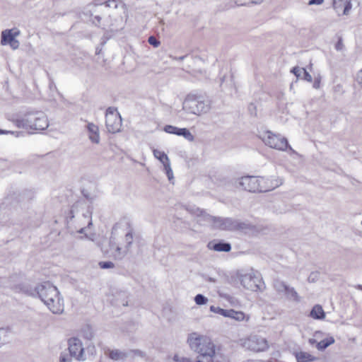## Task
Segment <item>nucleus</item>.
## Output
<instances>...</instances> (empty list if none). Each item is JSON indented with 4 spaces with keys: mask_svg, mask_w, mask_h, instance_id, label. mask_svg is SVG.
Returning a JSON list of instances; mask_svg holds the SVG:
<instances>
[{
    "mask_svg": "<svg viewBox=\"0 0 362 362\" xmlns=\"http://www.w3.org/2000/svg\"><path fill=\"white\" fill-rule=\"evenodd\" d=\"M308 280L310 282H313L315 281V279L313 277H312L310 275V276H308Z\"/></svg>",
    "mask_w": 362,
    "mask_h": 362,
    "instance_id": "62",
    "label": "nucleus"
},
{
    "mask_svg": "<svg viewBox=\"0 0 362 362\" xmlns=\"http://www.w3.org/2000/svg\"><path fill=\"white\" fill-rule=\"evenodd\" d=\"M187 55H184V56H181V57H173V59H176V60H180V61H182L185 57H187Z\"/></svg>",
    "mask_w": 362,
    "mask_h": 362,
    "instance_id": "55",
    "label": "nucleus"
},
{
    "mask_svg": "<svg viewBox=\"0 0 362 362\" xmlns=\"http://www.w3.org/2000/svg\"><path fill=\"white\" fill-rule=\"evenodd\" d=\"M188 343L190 348L199 354L200 356L205 359L206 361L212 354H214L215 346L208 337L200 336L194 337L191 336L188 339Z\"/></svg>",
    "mask_w": 362,
    "mask_h": 362,
    "instance_id": "4",
    "label": "nucleus"
},
{
    "mask_svg": "<svg viewBox=\"0 0 362 362\" xmlns=\"http://www.w3.org/2000/svg\"><path fill=\"white\" fill-rule=\"evenodd\" d=\"M68 345L70 356L77 360L78 354L81 352V349H83L81 341L76 337H71L68 340Z\"/></svg>",
    "mask_w": 362,
    "mask_h": 362,
    "instance_id": "19",
    "label": "nucleus"
},
{
    "mask_svg": "<svg viewBox=\"0 0 362 362\" xmlns=\"http://www.w3.org/2000/svg\"><path fill=\"white\" fill-rule=\"evenodd\" d=\"M309 343L310 344L313 345L314 344H317V341L315 339H309Z\"/></svg>",
    "mask_w": 362,
    "mask_h": 362,
    "instance_id": "57",
    "label": "nucleus"
},
{
    "mask_svg": "<svg viewBox=\"0 0 362 362\" xmlns=\"http://www.w3.org/2000/svg\"><path fill=\"white\" fill-rule=\"evenodd\" d=\"M210 311L219 314L225 317H229L238 321H242L245 318V313L242 311H236L233 309L225 310L214 305L210 306Z\"/></svg>",
    "mask_w": 362,
    "mask_h": 362,
    "instance_id": "13",
    "label": "nucleus"
},
{
    "mask_svg": "<svg viewBox=\"0 0 362 362\" xmlns=\"http://www.w3.org/2000/svg\"><path fill=\"white\" fill-rule=\"evenodd\" d=\"M163 130L168 134L182 136L189 141L194 140V136L187 128H179L170 124H167L163 127Z\"/></svg>",
    "mask_w": 362,
    "mask_h": 362,
    "instance_id": "15",
    "label": "nucleus"
},
{
    "mask_svg": "<svg viewBox=\"0 0 362 362\" xmlns=\"http://www.w3.org/2000/svg\"><path fill=\"white\" fill-rule=\"evenodd\" d=\"M310 316L315 320H323L325 317V313L320 305H315L312 308Z\"/></svg>",
    "mask_w": 362,
    "mask_h": 362,
    "instance_id": "26",
    "label": "nucleus"
},
{
    "mask_svg": "<svg viewBox=\"0 0 362 362\" xmlns=\"http://www.w3.org/2000/svg\"><path fill=\"white\" fill-rule=\"evenodd\" d=\"M81 193L83 194V196L87 199L88 200L89 202H92L94 199V197H90L89 192H88V190L85 189H83L81 190Z\"/></svg>",
    "mask_w": 362,
    "mask_h": 362,
    "instance_id": "44",
    "label": "nucleus"
},
{
    "mask_svg": "<svg viewBox=\"0 0 362 362\" xmlns=\"http://www.w3.org/2000/svg\"><path fill=\"white\" fill-rule=\"evenodd\" d=\"M182 109L187 113L199 115L210 110V105L201 95L188 94L185 98Z\"/></svg>",
    "mask_w": 362,
    "mask_h": 362,
    "instance_id": "5",
    "label": "nucleus"
},
{
    "mask_svg": "<svg viewBox=\"0 0 362 362\" xmlns=\"http://www.w3.org/2000/svg\"><path fill=\"white\" fill-rule=\"evenodd\" d=\"M358 288L360 289L361 291H362V285H358Z\"/></svg>",
    "mask_w": 362,
    "mask_h": 362,
    "instance_id": "64",
    "label": "nucleus"
},
{
    "mask_svg": "<svg viewBox=\"0 0 362 362\" xmlns=\"http://www.w3.org/2000/svg\"><path fill=\"white\" fill-rule=\"evenodd\" d=\"M324 3V0H310L308 3L309 6L321 5Z\"/></svg>",
    "mask_w": 362,
    "mask_h": 362,
    "instance_id": "49",
    "label": "nucleus"
},
{
    "mask_svg": "<svg viewBox=\"0 0 362 362\" xmlns=\"http://www.w3.org/2000/svg\"><path fill=\"white\" fill-rule=\"evenodd\" d=\"M302 71H302L303 77H301V78L304 79L305 81H306L308 82H311L313 80V78H312L311 75L308 72L306 69L302 68Z\"/></svg>",
    "mask_w": 362,
    "mask_h": 362,
    "instance_id": "41",
    "label": "nucleus"
},
{
    "mask_svg": "<svg viewBox=\"0 0 362 362\" xmlns=\"http://www.w3.org/2000/svg\"><path fill=\"white\" fill-rule=\"evenodd\" d=\"M20 35V30L18 29H6L1 32V44L6 45L11 42L17 36Z\"/></svg>",
    "mask_w": 362,
    "mask_h": 362,
    "instance_id": "22",
    "label": "nucleus"
},
{
    "mask_svg": "<svg viewBox=\"0 0 362 362\" xmlns=\"http://www.w3.org/2000/svg\"><path fill=\"white\" fill-rule=\"evenodd\" d=\"M213 229H219L221 230H251L253 226L248 223L240 222L232 218H223L216 216L214 219V224L211 226Z\"/></svg>",
    "mask_w": 362,
    "mask_h": 362,
    "instance_id": "6",
    "label": "nucleus"
},
{
    "mask_svg": "<svg viewBox=\"0 0 362 362\" xmlns=\"http://www.w3.org/2000/svg\"><path fill=\"white\" fill-rule=\"evenodd\" d=\"M0 287L9 288L15 293H22L28 296H35L36 286L33 287L21 273H13L8 278L0 277Z\"/></svg>",
    "mask_w": 362,
    "mask_h": 362,
    "instance_id": "2",
    "label": "nucleus"
},
{
    "mask_svg": "<svg viewBox=\"0 0 362 362\" xmlns=\"http://www.w3.org/2000/svg\"><path fill=\"white\" fill-rule=\"evenodd\" d=\"M262 181V177L259 179L255 176H244L235 182V186L237 188L242 189L250 192L255 193L266 192L268 189L262 186L261 182Z\"/></svg>",
    "mask_w": 362,
    "mask_h": 362,
    "instance_id": "7",
    "label": "nucleus"
},
{
    "mask_svg": "<svg viewBox=\"0 0 362 362\" xmlns=\"http://www.w3.org/2000/svg\"><path fill=\"white\" fill-rule=\"evenodd\" d=\"M128 353H129V357L134 358V356H138L144 358L146 361L148 360L146 353L140 349H129Z\"/></svg>",
    "mask_w": 362,
    "mask_h": 362,
    "instance_id": "31",
    "label": "nucleus"
},
{
    "mask_svg": "<svg viewBox=\"0 0 362 362\" xmlns=\"http://www.w3.org/2000/svg\"><path fill=\"white\" fill-rule=\"evenodd\" d=\"M96 354V349L94 345H88L86 348H83V349H81V352H79L77 355L78 361H86V360H93L95 358Z\"/></svg>",
    "mask_w": 362,
    "mask_h": 362,
    "instance_id": "20",
    "label": "nucleus"
},
{
    "mask_svg": "<svg viewBox=\"0 0 362 362\" xmlns=\"http://www.w3.org/2000/svg\"><path fill=\"white\" fill-rule=\"evenodd\" d=\"M81 334L82 336L86 339H88V340H90L92 339V338L93 337V328L90 325H84L82 328H81Z\"/></svg>",
    "mask_w": 362,
    "mask_h": 362,
    "instance_id": "29",
    "label": "nucleus"
},
{
    "mask_svg": "<svg viewBox=\"0 0 362 362\" xmlns=\"http://www.w3.org/2000/svg\"><path fill=\"white\" fill-rule=\"evenodd\" d=\"M264 0H250V4H261Z\"/></svg>",
    "mask_w": 362,
    "mask_h": 362,
    "instance_id": "54",
    "label": "nucleus"
},
{
    "mask_svg": "<svg viewBox=\"0 0 362 362\" xmlns=\"http://www.w3.org/2000/svg\"><path fill=\"white\" fill-rule=\"evenodd\" d=\"M235 4L237 6H247V4H250V0H234Z\"/></svg>",
    "mask_w": 362,
    "mask_h": 362,
    "instance_id": "45",
    "label": "nucleus"
},
{
    "mask_svg": "<svg viewBox=\"0 0 362 362\" xmlns=\"http://www.w3.org/2000/svg\"><path fill=\"white\" fill-rule=\"evenodd\" d=\"M247 110L251 116L257 117V107L253 103L249 104Z\"/></svg>",
    "mask_w": 362,
    "mask_h": 362,
    "instance_id": "39",
    "label": "nucleus"
},
{
    "mask_svg": "<svg viewBox=\"0 0 362 362\" xmlns=\"http://www.w3.org/2000/svg\"><path fill=\"white\" fill-rule=\"evenodd\" d=\"M125 241L127 243V247H130V245L132 243L133 241V232L132 230H129L126 235H125Z\"/></svg>",
    "mask_w": 362,
    "mask_h": 362,
    "instance_id": "38",
    "label": "nucleus"
},
{
    "mask_svg": "<svg viewBox=\"0 0 362 362\" xmlns=\"http://www.w3.org/2000/svg\"><path fill=\"white\" fill-rule=\"evenodd\" d=\"M92 210L93 207L90 206H88L86 210V212L83 213L82 216L84 218L88 219V224L87 227L90 228L93 225L92 222Z\"/></svg>",
    "mask_w": 362,
    "mask_h": 362,
    "instance_id": "32",
    "label": "nucleus"
},
{
    "mask_svg": "<svg viewBox=\"0 0 362 362\" xmlns=\"http://www.w3.org/2000/svg\"><path fill=\"white\" fill-rule=\"evenodd\" d=\"M287 150L290 151L292 153H296V152L291 148L290 145L289 147H288Z\"/></svg>",
    "mask_w": 362,
    "mask_h": 362,
    "instance_id": "61",
    "label": "nucleus"
},
{
    "mask_svg": "<svg viewBox=\"0 0 362 362\" xmlns=\"http://www.w3.org/2000/svg\"><path fill=\"white\" fill-rule=\"evenodd\" d=\"M148 42L154 47H158L160 44V40L153 35L148 37Z\"/></svg>",
    "mask_w": 362,
    "mask_h": 362,
    "instance_id": "36",
    "label": "nucleus"
},
{
    "mask_svg": "<svg viewBox=\"0 0 362 362\" xmlns=\"http://www.w3.org/2000/svg\"><path fill=\"white\" fill-rule=\"evenodd\" d=\"M87 130L88 132V136L90 140L95 144L100 142L99 129L98 127L93 123H88L87 124Z\"/></svg>",
    "mask_w": 362,
    "mask_h": 362,
    "instance_id": "23",
    "label": "nucleus"
},
{
    "mask_svg": "<svg viewBox=\"0 0 362 362\" xmlns=\"http://www.w3.org/2000/svg\"><path fill=\"white\" fill-rule=\"evenodd\" d=\"M202 276L203 277V279H204L205 280L209 281L210 282L214 283L216 281V279L214 277H210L205 273L202 274Z\"/></svg>",
    "mask_w": 362,
    "mask_h": 362,
    "instance_id": "50",
    "label": "nucleus"
},
{
    "mask_svg": "<svg viewBox=\"0 0 362 362\" xmlns=\"http://www.w3.org/2000/svg\"><path fill=\"white\" fill-rule=\"evenodd\" d=\"M259 137L265 145L272 148L284 151H287L288 147H289L288 139L286 137L280 134H273L270 131L264 132Z\"/></svg>",
    "mask_w": 362,
    "mask_h": 362,
    "instance_id": "8",
    "label": "nucleus"
},
{
    "mask_svg": "<svg viewBox=\"0 0 362 362\" xmlns=\"http://www.w3.org/2000/svg\"><path fill=\"white\" fill-rule=\"evenodd\" d=\"M118 116H120V115H119V114L117 112V109H116L115 107H109L106 110L105 119H106V118L115 117H118Z\"/></svg>",
    "mask_w": 362,
    "mask_h": 362,
    "instance_id": "33",
    "label": "nucleus"
},
{
    "mask_svg": "<svg viewBox=\"0 0 362 362\" xmlns=\"http://www.w3.org/2000/svg\"><path fill=\"white\" fill-rule=\"evenodd\" d=\"M287 150L290 151L292 153H296V152L291 148L290 145L289 147H288Z\"/></svg>",
    "mask_w": 362,
    "mask_h": 362,
    "instance_id": "60",
    "label": "nucleus"
},
{
    "mask_svg": "<svg viewBox=\"0 0 362 362\" xmlns=\"http://www.w3.org/2000/svg\"><path fill=\"white\" fill-rule=\"evenodd\" d=\"M231 275L230 279H229L228 276H227L228 281L230 284L233 285H237L240 283L244 288L250 290H256L259 288V286L256 284L255 279L257 277L252 276V273H245L242 274L241 273H230Z\"/></svg>",
    "mask_w": 362,
    "mask_h": 362,
    "instance_id": "9",
    "label": "nucleus"
},
{
    "mask_svg": "<svg viewBox=\"0 0 362 362\" xmlns=\"http://www.w3.org/2000/svg\"><path fill=\"white\" fill-rule=\"evenodd\" d=\"M105 354L113 361H124L128 357H129V353L128 351H121L119 349H107L105 351Z\"/></svg>",
    "mask_w": 362,
    "mask_h": 362,
    "instance_id": "21",
    "label": "nucleus"
},
{
    "mask_svg": "<svg viewBox=\"0 0 362 362\" xmlns=\"http://www.w3.org/2000/svg\"><path fill=\"white\" fill-rule=\"evenodd\" d=\"M335 340L333 337H327L320 341L317 343L316 348L319 351H324L325 350L328 346L333 344L334 343Z\"/></svg>",
    "mask_w": 362,
    "mask_h": 362,
    "instance_id": "28",
    "label": "nucleus"
},
{
    "mask_svg": "<svg viewBox=\"0 0 362 362\" xmlns=\"http://www.w3.org/2000/svg\"><path fill=\"white\" fill-rule=\"evenodd\" d=\"M94 19H95V20H96L97 23H95L94 22V21H93V23L95 26H97V27H98V28H99V27H100V21H101L102 18H101L100 16H94Z\"/></svg>",
    "mask_w": 362,
    "mask_h": 362,
    "instance_id": "52",
    "label": "nucleus"
},
{
    "mask_svg": "<svg viewBox=\"0 0 362 362\" xmlns=\"http://www.w3.org/2000/svg\"><path fill=\"white\" fill-rule=\"evenodd\" d=\"M320 82H321V78L320 76L315 78L314 83H313V88L315 89H318L320 86Z\"/></svg>",
    "mask_w": 362,
    "mask_h": 362,
    "instance_id": "48",
    "label": "nucleus"
},
{
    "mask_svg": "<svg viewBox=\"0 0 362 362\" xmlns=\"http://www.w3.org/2000/svg\"><path fill=\"white\" fill-rule=\"evenodd\" d=\"M14 122L18 128L35 131L45 130L49 126L47 116L41 111L28 112L22 118L16 119Z\"/></svg>",
    "mask_w": 362,
    "mask_h": 362,
    "instance_id": "3",
    "label": "nucleus"
},
{
    "mask_svg": "<svg viewBox=\"0 0 362 362\" xmlns=\"http://www.w3.org/2000/svg\"><path fill=\"white\" fill-rule=\"evenodd\" d=\"M216 216H211L207 214L205 211L202 213L199 216L197 221L198 223L201 224L202 222H209L212 223V225L214 224V219Z\"/></svg>",
    "mask_w": 362,
    "mask_h": 362,
    "instance_id": "30",
    "label": "nucleus"
},
{
    "mask_svg": "<svg viewBox=\"0 0 362 362\" xmlns=\"http://www.w3.org/2000/svg\"><path fill=\"white\" fill-rule=\"evenodd\" d=\"M173 359L175 361H180V358H179V356L177 355H175L174 357H173Z\"/></svg>",
    "mask_w": 362,
    "mask_h": 362,
    "instance_id": "59",
    "label": "nucleus"
},
{
    "mask_svg": "<svg viewBox=\"0 0 362 362\" xmlns=\"http://www.w3.org/2000/svg\"><path fill=\"white\" fill-rule=\"evenodd\" d=\"M243 346L253 352L264 351L269 348L267 340L258 335H252L244 340Z\"/></svg>",
    "mask_w": 362,
    "mask_h": 362,
    "instance_id": "10",
    "label": "nucleus"
},
{
    "mask_svg": "<svg viewBox=\"0 0 362 362\" xmlns=\"http://www.w3.org/2000/svg\"><path fill=\"white\" fill-rule=\"evenodd\" d=\"M180 362H190V360L188 358L182 357L180 360Z\"/></svg>",
    "mask_w": 362,
    "mask_h": 362,
    "instance_id": "58",
    "label": "nucleus"
},
{
    "mask_svg": "<svg viewBox=\"0 0 362 362\" xmlns=\"http://www.w3.org/2000/svg\"><path fill=\"white\" fill-rule=\"evenodd\" d=\"M59 295V292L57 287L49 281L36 286L35 296H37L54 314H59L63 311V305Z\"/></svg>",
    "mask_w": 362,
    "mask_h": 362,
    "instance_id": "1",
    "label": "nucleus"
},
{
    "mask_svg": "<svg viewBox=\"0 0 362 362\" xmlns=\"http://www.w3.org/2000/svg\"><path fill=\"white\" fill-rule=\"evenodd\" d=\"M153 154L155 157L163 165V170H165L169 181H171L173 179V173L170 167L169 158L165 152L157 149L153 150Z\"/></svg>",
    "mask_w": 362,
    "mask_h": 362,
    "instance_id": "14",
    "label": "nucleus"
},
{
    "mask_svg": "<svg viewBox=\"0 0 362 362\" xmlns=\"http://www.w3.org/2000/svg\"><path fill=\"white\" fill-rule=\"evenodd\" d=\"M194 301L197 305H205L208 302V298L202 294H197L194 297Z\"/></svg>",
    "mask_w": 362,
    "mask_h": 362,
    "instance_id": "34",
    "label": "nucleus"
},
{
    "mask_svg": "<svg viewBox=\"0 0 362 362\" xmlns=\"http://www.w3.org/2000/svg\"><path fill=\"white\" fill-rule=\"evenodd\" d=\"M129 294L126 291L112 288L109 295V300L112 305L120 307L128 305Z\"/></svg>",
    "mask_w": 362,
    "mask_h": 362,
    "instance_id": "12",
    "label": "nucleus"
},
{
    "mask_svg": "<svg viewBox=\"0 0 362 362\" xmlns=\"http://www.w3.org/2000/svg\"><path fill=\"white\" fill-rule=\"evenodd\" d=\"M105 125L107 131L110 133L115 134L120 131L122 127V118L121 116L106 118Z\"/></svg>",
    "mask_w": 362,
    "mask_h": 362,
    "instance_id": "18",
    "label": "nucleus"
},
{
    "mask_svg": "<svg viewBox=\"0 0 362 362\" xmlns=\"http://www.w3.org/2000/svg\"><path fill=\"white\" fill-rule=\"evenodd\" d=\"M71 359L67 358V356L61 355L59 362H71Z\"/></svg>",
    "mask_w": 362,
    "mask_h": 362,
    "instance_id": "53",
    "label": "nucleus"
},
{
    "mask_svg": "<svg viewBox=\"0 0 362 362\" xmlns=\"http://www.w3.org/2000/svg\"><path fill=\"white\" fill-rule=\"evenodd\" d=\"M302 68L299 66H294L291 69V72L295 75L297 78H301Z\"/></svg>",
    "mask_w": 362,
    "mask_h": 362,
    "instance_id": "40",
    "label": "nucleus"
},
{
    "mask_svg": "<svg viewBox=\"0 0 362 362\" xmlns=\"http://www.w3.org/2000/svg\"><path fill=\"white\" fill-rule=\"evenodd\" d=\"M295 356L297 362H313L317 360V357H315L305 351L296 352Z\"/></svg>",
    "mask_w": 362,
    "mask_h": 362,
    "instance_id": "25",
    "label": "nucleus"
},
{
    "mask_svg": "<svg viewBox=\"0 0 362 362\" xmlns=\"http://www.w3.org/2000/svg\"><path fill=\"white\" fill-rule=\"evenodd\" d=\"M332 6L340 16L341 15H348L352 4L351 0H333Z\"/></svg>",
    "mask_w": 362,
    "mask_h": 362,
    "instance_id": "16",
    "label": "nucleus"
},
{
    "mask_svg": "<svg viewBox=\"0 0 362 362\" xmlns=\"http://www.w3.org/2000/svg\"><path fill=\"white\" fill-rule=\"evenodd\" d=\"M196 362H229V359L226 356L215 351L206 361L198 359Z\"/></svg>",
    "mask_w": 362,
    "mask_h": 362,
    "instance_id": "27",
    "label": "nucleus"
},
{
    "mask_svg": "<svg viewBox=\"0 0 362 362\" xmlns=\"http://www.w3.org/2000/svg\"><path fill=\"white\" fill-rule=\"evenodd\" d=\"M118 4H122V1L117 0H107L104 3L107 7H114L115 8H117Z\"/></svg>",
    "mask_w": 362,
    "mask_h": 362,
    "instance_id": "37",
    "label": "nucleus"
},
{
    "mask_svg": "<svg viewBox=\"0 0 362 362\" xmlns=\"http://www.w3.org/2000/svg\"><path fill=\"white\" fill-rule=\"evenodd\" d=\"M15 134L16 136H19L20 135H22L23 134V132L7 131V130H3V129H0V135L1 134Z\"/></svg>",
    "mask_w": 362,
    "mask_h": 362,
    "instance_id": "43",
    "label": "nucleus"
},
{
    "mask_svg": "<svg viewBox=\"0 0 362 362\" xmlns=\"http://www.w3.org/2000/svg\"><path fill=\"white\" fill-rule=\"evenodd\" d=\"M115 250H116V252H117L119 253V255L121 247H119V246H117Z\"/></svg>",
    "mask_w": 362,
    "mask_h": 362,
    "instance_id": "63",
    "label": "nucleus"
},
{
    "mask_svg": "<svg viewBox=\"0 0 362 362\" xmlns=\"http://www.w3.org/2000/svg\"><path fill=\"white\" fill-rule=\"evenodd\" d=\"M13 49H16L19 47L20 42L16 38L8 44Z\"/></svg>",
    "mask_w": 362,
    "mask_h": 362,
    "instance_id": "47",
    "label": "nucleus"
},
{
    "mask_svg": "<svg viewBox=\"0 0 362 362\" xmlns=\"http://www.w3.org/2000/svg\"><path fill=\"white\" fill-rule=\"evenodd\" d=\"M207 247L209 250L217 252H230L231 250L230 243L226 242L223 240H214L210 241Z\"/></svg>",
    "mask_w": 362,
    "mask_h": 362,
    "instance_id": "17",
    "label": "nucleus"
},
{
    "mask_svg": "<svg viewBox=\"0 0 362 362\" xmlns=\"http://www.w3.org/2000/svg\"><path fill=\"white\" fill-rule=\"evenodd\" d=\"M86 227H82V228H80L77 232H78V233L83 234V233H85V230H86Z\"/></svg>",
    "mask_w": 362,
    "mask_h": 362,
    "instance_id": "56",
    "label": "nucleus"
},
{
    "mask_svg": "<svg viewBox=\"0 0 362 362\" xmlns=\"http://www.w3.org/2000/svg\"><path fill=\"white\" fill-rule=\"evenodd\" d=\"M274 286L278 293H284L288 300L296 303L300 301L301 298L295 288L289 286L285 282L276 281L274 284Z\"/></svg>",
    "mask_w": 362,
    "mask_h": 362,
    "instance_id": "11",
    "label": "nucleus"
},
{
    "mask_svg": "<svg viewBox=\"0 0 362 362\" xmlns=\"http://www.w3.org/2000/svg\"><path fill=\"white\" fill-rule=\"evenodd\" d=\"M356 81L362 87V69L357 74Z\"/></svg>",
    "mask_w": 362,
    "mask_h": 362,
    "instance_id": "51",
    "label": "nucleus"
},
{
    "mask_svg": "<svg viewBox=\"0 0 362 362\" xmlns=\"http://www.w3.org/2000/svg\"><path fill=\"white\" fill-rule=\"evenodd\" d=\"M84 204L82 202H76L71 207L67 215L66 216L65 221L67 225L74 218V214L78 213V209L82 207Z\"/></svg>",
    "mask_w": 362,
    "mask_h": 362,
    "instance_id": "24",
    "label": "nucleus"
},
{
    "mask_svg": "<svg viewBox=\"0 0 362 362\" xmlns=\"http://www.w3.org/2000/svg\"><path fill=\"white\" fill-rule=\"evenodd\" d=\"M98 265L102 269H112L114 267V264L110 261L100 262H98Z\"/></svg>",
    "mask_w": 362,
    "mask_h": 362,
    "instance_id": "35",
    "label": "nucleus"
},
{
    "mask_svg": "<svg viewBox=\"0 0 362 362\" xmlns=\"http://www.w3.org/2000/svg\"><path fill=\"white\" fill-rule=\"evenodd\" d=\"M204 209H202L200 208H194L193 209L191 210V213L195 216H197L198 218L199 216L202 214L204 213Z\"/></svg>",
    "mask_w": 362,
    "mask_h": 362,
    "instance_id": "46",
    "label": "nucleus"
},
{
    "mask_svg": "<svg viewBox=\"0 0 362 362\" xmlns=\"http://www.w3.org/2000/svg\"><path fill=\"white\" fill-rule=\"evenodd\" d=\"M335 49L337 50V51H341L344 47V45L343 44V39H342V37L341 36H339L338 37V40L337 42H336L335 44Z\"/></svg>",
    "mask_w": 362,
    "mask_h": 362,
    "instance_id": "42",
    "label": "nucleus"
}]
</instances>
